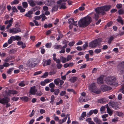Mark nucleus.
I'll list each match as a JSON object with an SVG mask.
<instances>
[{"instance_id": "1", "label": "nucleus", "mask_w": 124, "mask_h": 124, "mask_svg": "<svg viewBox=\"0 0 124 124\" xmlns=\"http://www.w3.org/2000/svg\"><path fill=\"white\" fill-rule=\"evenodd\" d=\"M92 21L91 18L89 16L83 17L78 22V25L81 27H85L88 26Z\"/></svg>"}, {"instance_id": "2", "label": "nucleus", "mask_w": 124, "mask_h": 124, "mask_svg": "<svg viewBox=\"0 0 124 124\" xmlns=\"http://www.w3.org/2000/svg\"><path fill=\"white\" fill-rule=\"evenodd\" d=\"M105 82L106 84L108 85L112 86H116L118 85L117 83H116V78L113 76H110L107 77L105 80Z\"/></svg>"}, {"instance_id": "3", "label": "nucleus", "mask_w": 124, "mask_h": 124, "mask_svg": "<svg viewBox=\"0 0 124 124\" xmlns=\"http://www.w3.org/2000/svg\"><path fill=\"white\" fill-rule=\"evenodd\" d=\"M110 5H106L100 7H97L95 9V10L96 13H101L104 15L106 14L105 11H107L109 10L111 8Z\"/></svg>"}, {"instance_id": "4", "label": "nucleus", "mask_w": 124, "mask_h": 124, "mask_svg": "<svg viewBox=\"0 0 124 124\" xmlns=\"http://www.w3.org/2000/svg\"><path fill=\"white\" fill-rule=\"evenodd\" d=\"M10 101V98L8 97H5L3 98H0V103L4 105H6V108L11 106V104L8 103Z\"/></svg>"}, {"instance_id": "5", "label": "nucleus", "mask_w": 124, "mask_h": 124, "mask_svg": "<svg viewBox=\"0 0 124 124\" xmlns=\"http://www.w3.org/2000/svg\"><path fill=\"white\" fill-rule=\"evenodd\" d=\"M101 39H96L90 43L89 46L92 48H95L99 45V44L101 42Z\"/></svg>"}, {"instance_id": "6", "label": "nucleus", "mask_w": 124, "mask_h": 124, "mask_svg": "<svg viewBox=\"0 0 124 124\" xmlns=\"http://www.w3.org/2000/svg\"><path fill=\"white\" fill-rule=\"evenodd\" d=\"M89 90L92 92L97 94L100 93V91L98 90L97 88L95 86V83H92L89 86Z\"/></svg>"}, {"instance_id": "7", "label": "nucleus", "mask_w": 124, "mask_h": 124, "mask_svg": "<svg viewBox=\"0 0 124 124\" xmlns=\"http://www.w3.org/2000/svg\"><path fill=\"white\" fill-rule=\"evenodd\" d=\"M57 6H55L52 9V12L57 11L58 8V6L60 7V9L62 8V0H60L58 1L57 2Z\"/></svg>"}, {"instance_id": "8", "label": "nucleus", "mask_w": 124, "mask_h": 124, "mask_svg": "<svg viewBox=\"0 0 124 124\" xmlns=\"http://www.w3.org/2000/svg\"><path fill=\"white\" fill-rule=\"evenodd\" d=\"M34 60L33 59H30L29 60L27 63L26 65L28 67H33L36 65L35 62Z\"/></svg>"}, {"instance_id": "9", "label": "nucleus", "mask_w": 124, "mask_h": 124, "mask_svg": "<svg viewBox=\"0 0 124 124\" xmlns=\"http://www.w3.org/2000/svg\"><path fill=\"white\" fill-rule=\"evenodd\" d=\"M21 30L19 28H13L9 30V32L12 33L13 34H15L17 33L21 32Z\"/></svg>"}, {"instance_id": "10", "label": "nucleus", "mask_w": 124, "mask_h": 124, "mask_svg": "<svg viewBox=\"0 0 124 124\" xmlns=\"http://www.w3.org/2000/svg\"><path fill=\"white\" fill-rule=\"evenodd\" d=\"M101 88L102 91L103 92L109 90H110L112 89V88L110 87L104 85H102L101 86Z\"/></svg>"}, {"instance_id": "11", "label": "nucleus", "mask_w": 124, "mask_h": 124, "mask_svg": "<svg viewBox=\"0 0 124 124\" xmlns=\"http://www.w3.org/2000/svg\"><path fill=\"white\" fill-rule=\"evenodd\" d=\"M37 92V90L35 88V87L33 86L31 87L30 91V93L31 94L34 95L36 94V93Z\"/></svg>"}, {"instance_id": "12", "label": "nucleus", "mask_w": 124, "mask_h": 124, "mask_svg": "<svg viewBox=\"0 0 124 124\" xmlns=\"http://www.w3.org/2000/svg\"><path fill=\"white\" fill-rule=\"evenodd\" d=\"M54 82L55 84L57 85H58L59 83H60V86L62 85V80H60L59 78H57L55 79L54 80Z\"/></svg>"}, {"instance_id": "13", "label": "nucleus", "mask_w": 124, "mask_h": 124, "mask_svg": "<svg viewBox=\"0 0 124 124\" xmlns=\"http://www.w3.org/2000/svg\"><path fill=\"white\" fill-rule=\"evenodd\" d=\"M104 76L101 75L98 78L97 80V82L99 84H101L103 83V78Z\"/></svg>"}, {"instance_id": "14", "label": "nucleus", "mask_w": 124, "mask_h": 124, "mask_svg": "<svg viewBox=\"0 0 124 124\" xmlns=\"http://www.w3.org/2000/svg\"><path fill=\"white\" fill-rule=\"evenodd\" d=\"M43 62L44 63L43 65L44 66H45L46 65H50L51 63V60L50 59L44 60H43Z\"/></svg>"}, {"instance_id": "15", "label": "nucleus", "mask_w": 124, "mask_h": 124, "mask_svg": "<svg viewBox=\"0 0 124 124\" xmlns=\"http://www.w3.org/2000/svg\"><path fill=\"white\" fill-rule=\"evenodd\" d=\"M94 121L95 122L96 124H102V122L101 120L97 117L94 118Z\"/></svg>"}, {"instance_id": "16", "label": "nucleus", "mask_w": 124, "mask_h": 124, "mask_svg": "<svg viewBox=\"0 0 124 124\" xmlns=\"http://www.w3.org/2000/svg\"><path fill=\"white\" fill-rule=\"evenodd\" d=\"M14 58V57L13 56H11L8 57L4 61V62H9L10 60H11Z\"/></svg>"}, {"instance_id": "17", "label": "nucleus", "mask_w": 124, "mask_h": 124, "mask_svg": "<svg viewBox=\"0 0 124 124\" xmlns=\"http://www.w3.org/2000/svg\"><path fill=\"white\" fill-rule=\"evenodd\" d=\"M33 13V12L31 11H29L27 13H26L25 15V16L27 17H29V18H31L32 17L31 14Z\"/></svg>"}, {"instance_id": "18", "label": "nucleus", "mask_w": 124, "mask_h": 124, "mask_svg": "<svg viewBox=\"0 0 124 124\" xmlns=\"http://www.w3.org/2000/svg\"><path fill=\"white\" fill-rule=\"evenodd\" d=\"M55 2L54 0H48L47 3L48 6H51L54 4Z\"/></svg>"}, {"instance_id": "19", "label": "nucleus", "mask_w": 124, "mask_h": 124, "mask_svg": "<svg viewBox=\"0 0 124 124\" xmlns=\"http://www.w3.org/2000/svg\"><path fill=\"white\" fill-rule=\"evenodd\" d=\"M17 44L19 46H21L22 48H23L26 47V45L25 43H23L21 41H19L17 42Z\"/></svg>"}, {"instance_id": "20", "label": "nucleus", "mask_w": 124, "mask_h": 124, "mask_svg": "<svg viewBox=\"0 0 124 124\" xmlns=\"http://www.w3.org/2000/svg\"><path fill=\"white\" fill-rule=\"evenodd\" d=\"M116 20L119 23L121 24L122 25H123L124 23L123 21L120 16H118V18L116 19Z\"/></svg>"}, {"instance_id": "21", "label": "nucleus", "mask_w": 124, "mask_h": 124, "mask_svg": "<svg viewBox=\"0 0 124 124\" xmlns=\"http://www.w3.org/2000/svg\"><path fill=\"white\" fill-rule=\"evenodd\" d=\"M106 108H107V113L109 114L110 116H111L113 114V111L110 109L108 106L106 107Z\"/></svg>"}, {"instance_id": "22", "label": "nucleus", "mask_w": 124, "mask_h": 124, "mask_svg": "<svg viewBox=\"0 0 124 124\" xmlns=\"http://www.w3.org/2000/svg\"><path fill=\"white\" fill-rule=\"evenodd\" d=\"M69 114L65 115L64 114L62 113V117H64L62 119V123L66 121L67 118L69 116Z\"/></svg>"}, {"instance_id": "23", "label": "nucleus", "mask_w": 124, "mask_h": 124, "mask_svg": "<svg viewBox=\"0 0 124 124\" xmlns=\"http://www.w3.org/2000/svg\"><path fill=\"white\" fill-rule=\"evenodd\" d=\"M28 2L30 5L31 7H34L35 5V4L33 0H28Z\"/></svg>"}, {"instance_id": "24", "label": "nucleus", "mask_w": 124, "mask_h": 124, "mask_svg": "<svg viewBox=\"0 0 124 124\" xmlns=\"http://www.w3.org/2000/svg\"><path fill=\"white\" fill-rule=\"evenodd\" d=\"M78 79V78L76 77H72L70 79H69V80L72 83H74Z\"/></svg>"}, {"instance_id": "25", "label": "nucleus", "mask_w": 124, "mask_h": 124, "mask_svg": "<svg viewBox=\"0 0 124 124\" xmlns=\"http://www.w3.org/2000/svg\"><path fill=\"white\" fill-rule=\"evenodd\" d=\"M15 38L14 36H12L8 41V43L9 44H11L13 41H14Z\"/></svg>"}, {"instance_id": "26", "label": "nucleus", "mask_w": 124, "mask_h": 124, "mask_svg": "<svg viewBox=\"0 0 124 124\" xmlns=\"http://www.w3.org/2000/svg\"><path fill=\"white\" fill-rule=\"evenodd\" d=\"M109 105L112 106V107L114 109H116V104L113 101H111L109 103Z\"/></svg>"}, {"instance_id": "27", "label": "nucleus", "mask_w": 124, "mask_h": 124, "mask_svg": "<svg viewBox=\"0 0 124 124\" xmlns=\"http://www.w3.org/2000/svg\"><path fill=\"white\" fill-rule=\"evenodd\" d=\"M17 9L20 10L21 12H23L25 11V9L23 8L21 6H18L17 7Z\"/></svg>"}, {"instance_id": "28", "label": "nucleus", "mask_w": 124, "mask_h": 124, "mask_svg": "<svg viewBox=\"0 0 124 124\" xmlns=\"http://www.w3.org/2000/svg\"><path fill=\"white\" fill-rule=\"evenodd\" d=\"M108 114H105L102 116V117L103 118L102 120L103 121H105L107 120L106 117L108 116Z\"/></svg>"}, {"instance_id": "29", "label": "nucleus", "mask_w": 124, "mask_h": 124, "mask_svg": "<svg viewBox=\"0 0 124 124\" xmlns=\"http://www.w3.org/2000/svg\"><path fill=\"white\" fill-rule=\"evenodd\" d=\"M87 101L86 99H83V98L82 97H80L79 99V101L80 102H86Z\"/></svg>"}, {"instance_id": "30", "label": "nucleus", "mask_w": 124, "mask_h": 124, "mask_svg": "<svg viewBox=\"0 0 124 124\" xmlns=\"http://www.w3.org/2000/svg\"><path fill=\"white\" fill-rule=\"evenodd\" d=\"M29 98L26 96H24L20 98V99L25 102H27Z\"/></svg>"}, {"instance_id": "31", "label": "nucleus", "mask_w": 124, "mask_h": 124, "mask_svg": "<svg viewBox=\"0 0 124 124\" xmlns=\"http://www.w3.org/2000/svg\"><path fill=\"white\" fill-rule=\"evenodd\" d=\"M68 41L66 40H64L62 42V44H64V45L62 46V49L65 48L67 47V44L68 43Z\"/></svg>"}, {"instance_id": "32", "label": "nucleus", "mask_w": 124, "mask_h": 124, "mask_svg": "<svg viewBox=\"0 0 124 124\" xmlns=\"http://www.w3.org/2000/svg\"><path fill=\"white\" fill-rule=\"evenodd\" d=\"M54 48L55 49H62L61 45H56L54 46Z\"/></svg>"}, {"instance_id": "33", "label": "nucleus", "mask_w": 124, "mask_h": 124, "mask_svg": "<svg viewBox=\"0 0 124 124\" xmlns=\"http://www.w3.org/2000/svg\"><path fill=\"white\" fill-rule=\"evenodd\" d=\"M85 6V4L84 3H83L82 5L78 9L79 10L82 11L84 10L85 9L84 6Z\"/></svg>"}, {"instance_id": "34", "label": "nucleus", "mask_w": 124, "mask_h": 124, "mask_svg": "<svg viewBox=\"0 0 124 124\" xmlns=\"http://www.w3.org/2000/svg\"><path fill=\"white\" fill-rule=\"evenodd\" d=\"M22 5L23 7L24 8H26L28 6V4L26 2H23L22 3Z\"/></svg>"}, {"instance_id": "35", "label": "nucleus", "mask_w": 124, "mask_h": 124, "mask_svg": "<svg viewBox=\"0 0 124 124\" xmlns=\"http://www.w3.org/2000/svg\"><path fill=\"white\" fill-rule=\"evenodd\" d=\"M52 25L51 23H50L47 24L46 23L44 24V28H47V27L50 28L52 27Z\"/></svg>"}, {"instance_id": "36", "label": "nucleus", "mask_w": 124, "mask_h": 124, "mask_svg": "<svg viewBox=\"0 0 124 124\" xmlns=\"http://www.w3.org/2000/svg\"><path fill=\"white\" fill-rule=\"evenodd\" d=\"M40 16L41 17V18H42L41 21H44L45 19H47V17L45 16V15L43 14L41 15H40Z\"/></svg>"}, {"instance_id": "37", "label": "nucleus", "mask_w": 124, "mask_h": 124, "mask_svg": "<svg viewBox=\"0 0 124 124\" xmlns=\"http://www.w3.org/2000/svg\"><path fill=\"white\" fill-rule=\"evenodd\" d=\"M19 0H14L13 2H11V4L12 5L14 4H17L19 3Z\"/></svg>"}, {"instance_id": "38", "label": "nucleus", "mask_w": 124, "mask_h": 124, "mask_svg": "<svg viewBox=\"0 0 124 124\" xmlns=\"http://www.w3.org/2000/svg\"><path fill=\"white\" fill-rule=\"evenodd\" d=\"M88 43L87 42H85V44L83 46V50H85L86 48L88 46Z\"/></svg>"}, {"instance_id": "39", "label": "nucleus", "mask_w": 124, "mask_h": 124, "mask_svg": "<svg viewBox=\"0 0 124 124\" xmlns=\"http://www.w3.org/2000/svg\"><path fill=\"white\" fill-rule=\"evenodd\" d=\"M14 69V68H13L9 69L7 71V73L8 74H11Z\"/></svg>"}, {"instance_id": "40", "label": "nucleus", "mask_w": 124, "mask_h": 124, "mask_svg": "<svg viewBox=\"0 0 124 124\" xmlns=\"http://www.w3.org/2000/svg\"><path fill=\"white\" fill-rule=\"evenodd\" d=\"M54 100V96L53 95H52L51 96V101H50V103L52 104H53Z\"/></svg>"}, {"instance_id": "41", "label": "nucleus", "mask_w": 124, "mask_h": 124, "mask_svg": "<svg viewBox=\"0 0 124 124\" xmlns=\"http://www.w3.org/2000/svg\"><path fill=\"white\" fill-rule=\"evenodd\" d=\"M11 94H15L18 93V92L14 90H10Z\"/></svg>"}, {"instance_id": "42", "label": "nucleus", "mask_w": 124, "mask_h": 124, "mask_svg": "<svg viewBox=\"0 0 124 124\" xmlns=\"http://www.w3.org/2000/svg\"><path fill=\"white\" fill-rule=\"evenodd\" d=\"M25 81H24L21 82L18 84L19 86L21 87L24 86L25 85L24 84Z\"/></svg>"}, {"instance_id": "43", "label": "nucleus", "mask_w": 124, "mask_h": 124, "mask_svg": "<svg viewBox=\"0 0 124 124\" xmlns=\"http://www.w3.org/2000/svg\"><path fill=\"white\" fill-rule=\"evenodd\" d=\"M118 12L119 15L123 14H124V10L120 9L118 11Z\"/></svg>"}, {"instance_id": "44", "label": "nucleus", "mask_w": 124, "mask_h": 124, "mask_svg": "<svg viewBox=\"0 0 124 124\" xmlns=\"http://www.w3.org/2000/svg\"><path fill=\"white\" fill-rule=\"evenodd\" d=\"M11 9L12 10L13 12H17L18 11V10L15 6L12 7Z\"/></svg>"}, {"instance_id": "45", "label": "nucleus", "mask_w": 124, "mask_h": 124, "mask_svg": "<svg viewBox=\"0 0 124 124\" xmlns=\"http://www.w3.org/2000/svg\"><path fill=\"white\" fill-rule=\"evenodd\" d=\"M6 95L7 96H10L11 92L10 90H8V91H6Z\"/></svg>"}, {"instance_id": "46", "label": "nucleus", "mask_w": 124, "mask_h": 124, "mask_svg": "<svg viewBox=\"0 0 124 124\" xmlns=\"http://www.w3.org/2000/svg\"><path fill=\"white\" fill-rule=\"evenodd\" d=\"M114 39V37L112 36H111L109 38L108 41V43L109 44H110L111 41H112Z\"/></svg>"}, {"instance_id": "47", "label": "nucleus", "mask_w": 124, "mask_h": 124, "mask_svg": "<svg viewBox=\"0 0 124 124\" xmlns=\"http://www.w3.org/2000/svg\"><path fill=\"white\" fill-rule=\"evenodd\" d=\"M67 91L68 92H72L74 94H76V92L72 89H67Z\"/></svg>"}, {"instance_id": "48", "label": "nucleus", "mask_w": 124, "mask_h": 124, "mask_svg": "<svg viewBox=\"0 0 124 124\" xmlns=\"http://www.w3.org/2000/svg\"><path fill=\"white\" fill-rule=\"evenodd\" d=\"M0 30L1 31H4L5 30V25L2 26L0 25Z\"/></svg>"}, {"instance_id": "49", "label": "nucleus", "mask_w": 124, "mask_h": 124, "mask_svg": "<svg viewBox=\"0 0 124 124\" xmlns=\"http://www.w3.org/2000/svg\"><path fill=\"white\" fill-rule=\"evenodd\" d=\"M74 21L73 19L70 18L68 20V23L69 24H73Z\"/></svg>"}, {"instance_id": "50", "label": "nucleus", "mask_w": 124, "mask_h": 124, "mask_svg": "<svg viewBox=\"0 0 124 124\" xmlns=\"http://www.w3.org/2000/svg\"><path fill=\"white\" fill-rule=\"evenodd\" d=\"M14 38H15L14 41L16 40H20L21 39V38L18 36H14Z\"/></svg>"}, {"instance_id": "51", "label": "nucleus", "mask_w": 124, "mask_h": 124, "mask_svg": "<svg viewBox=\"0 0 124 124\" xmlns=\"http://www.w3.org/2000/svg\"><path fill=\"white\" fill-rule=\"evenodd\" d=\"M48 75V73L47 72H45L44 74L41 76V77L42 78H46Z\"/></svg>"}, {"instance_id": "52", "label": "nucleus", "mask_w": 124, "mask_h": 124, "mask_svg": "<svg viewBox=\"0 0 124 124\" xmlns=\"http://www.w3.org/2000/svg\"><path fill=\"white\" fill-rule=\"evenodd\" d=\"M75 42L73 41L69 43L68 45L70 46H73L75 43Z\"/></svg>"}, {"instance_id": "53", "label": "nucleus", "mask_w": 124, "mask_h": 124, "mask_svg": "<svg viewBox=\"0 0 124 124\" xmlns=\"http://www.w3.org/2000/svg\"><path fill=\"white\" fill-rule=\"evenodd\" d=\"M52 44L51 43H47L45 45L46 46L47 48H50Z\"/></svg>"}, {"instance_id": "54", "label": "nucleus", "mask_w": 124, "mask_h": 124, "mask_svg": "<svg viewBox=\"0 0 124 124\" xmlns=\"http://www.w3.org/2000/svg\"><path fill=\"white\" fill-rule=\"evenodd\" d=\"M72 56L71 55H68L66 58L68 61L71 60L72 59Z\"/></svg>"}, {"instance_id": "55", "label": "nucleus", "mask_w": 124, "mask_h": 124, "mask_svg": "<svg viewBox=\"0 0 124 124\" xmlns=\"http://www.w3.org/2000/svg\"><path fill=\"white\" fill-rule=\"evenodd\" d=\"M117 99L119 100H121L122 99V94H118L117 96Z\"/></svg>"}, {"instance_id": "56", "label": "nucleus", "mask_w": 124, "mask_h": 124, "mask_svg": "<svg viewBox=\"0 0 124 124\" xmlns=\"http://www.w3.org/2000/svg\"><path fill=\"white\" fill-rule=\"evenodd\" d=\"M101 51V49H96L95 50L94 52L96 54H98Z\"/></svg>"}, {"instance_id": "57", "label": "nucleus", "mask_w": 124, "mask_h": 124, "mask_svg": "<svg viewBox=\"0 0 124 124\" xmlns=\"http://www.w3.org/2000/svg\"><path fill=\"white\" fill-rule=\"evenodd\" d=\"M56 73V71L54 70L51 71L49 72V75H51L55 74Z\"/></svg>"}, {"instance_id": "58", "label": "nucleus", "mask_w": 124, "mask_h": 124, "mask_svg": "<svg viewBox=\"0 0 124 124\" xmlns=\"http://www.w3.org/2000/svg\"><path fill=\"white\" fill-rule=\"evenodd\" d=\"M49 87L51 88H54L55 87L54 84L53 83H51L49 85Z\"/></svg>"}, {"instance_id": "59", "label": "nucleus", "mask_w": 124, "mask_h": 124, "mask_svg": "<svg viewBox=\"0 0 124 124\" xmlns=\"http://www.w3.org/2000/svg\"><path fill=\"white\" fill-rule=\"evenodd\" d=\"M112 23L113 22H110L107 23V25H106L105 26L106 27L107 26L108 27H110L112 25Z\"/></svg>"}, {"instance_id": "60", "label": "nucleus", "mask_w": 124, "mask_h": 124, "mask_svg": "<svg viewBox=\"0 0 124 124\" xmlns=\"http://www.w3.org/2000/svg\"><path fill=\"white\" fill-rule=\"evenodd\" d=\"M97 14H95V17L94 18L96 20H97L98 19V18L99 17V15L100 14V13L99 14L97 13Z\"/></svg>"}, {"instance_id": "61", "label": "nucleus", "mask_w": 124, "mask_h": 124, "mask_svg": "<svg viewBox=\"0 0 124 124\" xmlns=\"http://www.w3.org/2000/svg\"><path fill=\"white\" fill-rule=\"evenodd\" d=\"M115 97V95H114L112 94L111 95L108 96V98L109 99H112L113 98H114Z\"/></svg>"}, {"instance_id": "62", "label": "nucleus", "mask_w": 124, "mask_h": 124, "mask_svg": "<svg viewBox=\"0 0 124 124\" xmlns=\"http://www.w3.org/2000/svg\"><path fill=\"white\" fill-rule=\"evenodd\" d=\"M43 93L42 92H39L36 93L35 95L37 96H41L42 95Z\"/></svg>"}, {"instance_id": "63", "label": "nucleus", "mask_w": 124, "mask_h": 124, "mask_svg": "<svg viewBox=\"0 0 124 124\" xmlns=\"http://www.w3.org/2000/svg\"><path fill=\"white\" fill-rule=\"evenodd\" d=\"M89 54H86L85 56V58L86 59L87 61L90 60V58H89Z\"/></svg>"}, {"instance_id": "64", "label": "nucleus", "mask_w": 124, "mask_h": 124, "mask_svg": "<svg viewBox=\"0 0 124 124\" xmlns=\"http://www.w3.org/2000/svg\"><path fill=\"white\" fill-rule=\"evenodd\" d=\"M119 34L120 36H122L124 34V31L121 30H120L119 32Z\"/></svg>"}]
</instances>
